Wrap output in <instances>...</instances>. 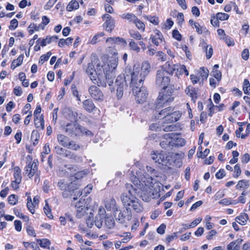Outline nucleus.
Returning <instances> with one entry per match:
<instances>
[{
  "instance_id": "nucleus-1",
  "label": "nucleus",
  "mask_w": 250,
  "mask_h": 250,
  "mask_svg": "<svg viewBox=\"0 0 250 250\" xmlns=\"http://www.w3.org/2000/svg\"><path fill=\"white\" fill-rule=\"evenodd\" d=\"M150 69V65L147 61L142 63L141 69L138 66L134 65L127 66L125 69V80L127 82L139 83V85H143L144 81L148 75Z\"/></svg>"
},
{
  "instance_id": "nucleus-2",
  "label": "nucleus",
  "mask_w": 250,
  "mask_h": 250,
  "mask_svg": "<svg viewBox=\"0 0 250 250\" xmlns=\"http://www.w3.org/2000/svg\"><path fill=\"white\" fill-rule=\"evenodd\" d=\"M125 187L127 192L123 193L120 196L123 205L125 208L131 207L136 212H141L143 208L139 199L136 197L135 190H137L134 189V186L131 184H126Z\"/></svg>"
},
{
  "instance_id": "nucleus-3",
  "label": "nucleus",
  "mask_w": 250,
  "mask_h": 250,
  "mask_svg": "<svg viewBox=\"0 0 250 250\" xmlns=\"http://www.w3.org/2000/svg\"><path fill=\"white\" fill-rule=\"evenodd\" d=\"M166 88H163L159 92V96L153 105L156 109L167 106L173 101L174 98L172 96L173 89L171 88L167 90Z\"/></svg>"
},
{
  "instance_id": "nucleus-4",
  "label": "nucleus",
  "mask_w": 250,
  "mask_h": 250,
  "mask_svg": "<svg viewBox=\"0 0 250 250\" xmlns=\"http://www.w3.org/2000/svg\"><path fill=\"white\" fill-rule=\"evenodd\" d=\"M132 93L135 96V100L139 104L144 103L147 99L148 92L146 88L143 85H139V83L128 82Z\"/></svg>"
},
{
  "instance_id": "nucleus-5",
  "label": "nucleus",
  "mask_w": 250,
  "mask_h": 250,
  "mask_svg": "<svg viewBox=\"0 0 250 250\" xmlns=\"http://www.w3.org/2000/svg\"><path fill=\"white\" fill-rule=\"evenodd\" d=\"M86 72L94 84H97L98 86L104 87L106 86V82L104 77L101 75L100 72L98 70L97 71H96L94 69V66L92 62L88 63Z\"/></svg>"
},
{
  "instance_id": "nucleus-6",
  "label": "nucleus",
  "mask_w": 250,
  "mask_h": 250,
  "mask_svg": "<svg viewBox=\"0 0 250 250\" xmlns=\"http://www.w3.org/2000/svg\"><path fill=\"white\" fill-rule=\"evenodd\" d=\"M135 179H136V180H134V182H133V183L134 185V189L137 190L136 191L137 192H135L136 196L140 197L145 202H149L150 200L152 194L150 189H147L146 187H144L143 185H142L143 187H141L140 184L138 185V182L140 183V181L136 177Z\"/></svg>"
},
{
  "instance_id": "nucleus-7",
  "label": "nucleus",
  "mask_w": 250,
  "mask_h": 250,
  "mask_svg": "<svg viewBox=\"0 0 250 250\" xmlns=\"http://www.w3.org/2000/svg\"><path fill=\"white\" fill-rule=\"evenodd\" d=\"M159 109H156L155 106L151 107L150 110L154 113V118L155 120L162 119V124L165 121L166 117H168L169 114L174 110V107L168 106L162 109L160 111Z\"/></svg>"
},
{
  "instance_id": "nucleus-8",
  "label": "nucleus",
  "mask_w": 250,
  "mask_h": 250,
  "mask_svg": "<svg viewBox=\"0 0 250 250\" xmlns=\"http://www.w3.org/2000/svg\"><path fill=\"white\" fill-rule=\"evenodd\" d=\"M65 131L70 136H80L83 130H84L76 121L67 123L64 127Z\"/></svg>"
},
{
  "instance_id": "nucleus-9",
  "label": "nucleus",
  "mask_w": 250,
  "mask_h": 250,
  "mask_svg": "<svg viewBox=\"0 0 250 250\" xmlns=\"http://www.w3.org/2000/svg\"><path fill=\"white\" fill-rule=\"evenodd\" d=\"M115 85L117 86L116 96L118 99H120L123 95L125 85V86H129V83H127L125 80V71H124V77L121 75H119L115 81Z\"/></svg>"
},
{
  "instance_id": "nucleus-10",
  "label": "nucleus",
  "mask_w": 250,
  "mask_h": 250,
  "mask_svg": "<svg viewBox=\"0 0 250 250\" xmlns=\"http://www.w3.org/2000/svg\"><path fill=\"white\" fill-rule=\"evenodd\" d=\"M165 70L163 68L157 70L156 74V84L163 88H167L170 82V78L167 76Z\"/></svg>"
},
{
  "instance_id": "nucleus-11",
  "label": "nucleus",
  "mask_w": 250,
  "mask_h": 250,
  "mask_svg": "<svg viewBox=\"0 0 250 250\" xmlns=\"http://www.w3.org/2000/svg\"><path fill=\"white\" fill-rule=\"evenodd\" d=\"M152 159L156 163L162 164L163 166H167L170 164V158L168 156H167L165 152L161 151L159 152L157 151H153L151 154Z\"/></svg>"
},
{
  "instance_id": "nucleus-12",
  "label": "nucleus",
  "mask_w": 250,
  "mask_h": 250,
  "mask_svg": "<svg viewBox=\"0 0 250 250\" xmlns=\"http://www.w3.org/2000/svg\"><path fill=\"white\" fill-rule=\"evenodd\" d=\"M166 139H171L170 143L172 144V147L182 146L185 145V140L178 136V135L174 133H169L164 135Z\"/></svg>"
},
{
  "instance_id": "nucleus-13",
  "label": "nucleus",
  "mask_w": 250,
  "mask_h": 250,
  "mask_svg": "<svg viewBox=\"0 0 250 250\" xmlns=\"http://www.w3.org/2000/svg\"><path fill=\"white\" fill-rule=\"evenodd\" d=\"M119 211L120 212L117 216L116 215V212H114L116 219L119 223L121 224L124 223L125 219H126L127 221H130L131 220L132 212L130 208L127 207V208H125V209L123 211H121L120 210Z\"/></svg>"
},
{
  "instance_id": "nucleus-14",
  "label": "nucleus",
  "mask_w": 250,
  "mask_h": 250,
  "mask_svg": "<svg viewBox=\"0 0 250 250\" xmlns=\"http://www.w3.org/2000/svg\"><path fill=\"white\" fill-rule=\"evenodd\" d=\"M118 59L116 55L109 57L106 63H104L102 65V67L103 70H108V71H114L118 65Z\"/></svg>"
},
{
  "instance_id": "nucleus-15",
  "label": "nucleus",
  "mask_w": 250,
  "mask_h": 250,
  "mask_svg": "<svg viewBox=\"0 0 250 250\" xmlns=\"http://www.w3.org/2000/svg\"><path fill=\"white\" fill-rule=\"evenodd\" d=\"M103 20L105 21L103 26L108 32H111L115 27V20L112 18L108 14H105L102 16Z\"/></svg>"
},
{
  "instance_id": "nucleus-16",
  "label": "nucleus",
  "mask_w": 250,
  "mask_h": 250,
  "mask_svg": "<svg viewBox=\"0 0 250 250\" xmlns=\"http://www.w3.org/2000/svg\"><path fill=\"white\" fill-rule=\"evenodd\" d=\"M89 93L90 96L95 100L103 101L104 95L100 89L95 85H91L89 87Z\"/></svg>"
},
{
  "instance_id": "nucleus-17",
  "label": "nucleus",
  "mask_w": 250,
  "mask_h": 250,
  "mask_svg": "<svg viewBox=\"0 0 250 250\" xmlns=\"http://www.w3.org/2000/svg\"><path fill=\"white\" fill-rule=\"evenodd\" d=\"M182 115L180 111H172L168 117H166L165 121L164 124H170L178 121Z\"/></svg>"
},
{
  "instance_id": "nucleus-18",
  "label": "nucleus",
  "mask_w": 250,
  "mask_h": 250,
  "mask_svg": "<svg viewBox=\"0 0 250 250\" xmlns=\"http://www.w3.org/2000/svg\"><path fill=\"white\" fill-rule=\"evenodd\" d=\"M83 106L86 111L89 113L95 111L97 109V108L91 99H87L83 101Z\"/></svg>"
},
{
  "instance_id": "nucleus-19",
  "label": "nucleus",
  "mask_w": 250,
  "mask_h": 250,
  "mask_svg": "<svg viewBox=\"0 0 250 250\" xmlns=\"http://www.w3.org/2000/svg\"><path fill=\"white\" fill-rule=\"evenodd\" d=\"M146 170L148 172H149L151 176L146 173L145 176H146V179L147 180L146 183L147 184H152L153 183V181L154 180V178L153 177L157 176L158 172L157 171L149 166H147L146 167Z\"/></svg>"
},
{
  "instance_id": "nucleus-20",
  "label": "nucleus",
  "mask_w": 250,
  "mask_h": 250,
  "mask_svg": "<svg viewBox=\"0 0 250 250\" xmlns=\"http://www.w3.org/2000/svg\"><path fill=\"white\" fill-rule=\"evenodd\" d=\"M178 65L172 64L170 62H167L162 68L167 74H172L174 71L178 70Z\"/></svg>"
},
{
  "instance_id": "nucleus-21",
  "label": "nucleus",
  "mask_w": 250,
  "mask_h": 250,
  "mask_svg": "<svg viewBox=\"0 0 250 250\" xmlns=\"http://www.w3.org/2000/svg\"><path fill=\"white\" fill-rule=\"evenodd\" d=\"M105 207L107 210H110L113 209L114 212L118 211L116 201L113 198L106 202Z\"/></svg>"
},
{
  "instance_id": "nucleus-22",
  "label": "nucleus",
  "mask_w": 250,
  "mask_h": 250,
  "mask_svg": "<svg viewBox=\"0 0 250 250\" xmlns=\"http://www.w3.org/2000/svg\"><path fill=\"white\" fill-rule=\"evenodd\" d=\"M108 70H103L104 77L109 85H111L113 82V78L115 77L114 71H108Z\"/></svg>"
},
{
  "instance_id": "nucleus-23",
  "label": "nucleus",
  "mask_w": 250,
  "mask_h": 250,
  "mask_svg": "<svg viewBox=\"0 0 250 250\" xmlns=\"http://www.w3.org/2000/svg\"><path fill=\"white\" fill-rule=\"evenodd\" d=\"M40 174V172L38 171V167L37 163L35 162L31 163V166L30 168V172L28 173L29 178H32L34 175L39 176Z\"/></svg>"
},
{
  "instance_id": "nucleus-24",
  "label": "nucleus",
  "mask_w": 250,
  "mask_h": 250,
  "mask_svg": "<svg viewBox=\"0 0 250 250\" xmlns=\"http://www.w3.org/2000/svg\"><path fill=\"white\" fill-rule=\"evenodd\" d=\"M72 183L66 184L64 180L61 179L58 182L57 185L61 190H68L69 192L71 191V185Z\"/></svg>"
},
{
  "instance_id": "nucleus-25",
  "label": "nucleus",
  "mask_w": 250,
  "mask_h": 250,
  "mask_svg": "<svg viewBox=\"0 0 250 250\" xmlns=\"http://www.w3.org/2000/svg\"><path fill=\"white\" fill-rule=\"evenodd\" d=\"M57 140L59 143L64 147H67L69 145V139L67 136L59 134L57 136Z\"/></svg>"
},
{
  "instance_id": "nucleus-26",
  "label": "nucleus",
  "mask_w": 250,
  "mask_h": 250,
  "mask_svg": "<svg viewBox=\"0 0 250 250\" xmlns=\"http://www.w3.org/2000/svg\"><path fill=\"white\" fill-rule=\"evenodd\" d=\"M66 155L65 157L70 159L72 162H79L82 161L81 157L78 156L76 154L69 150H68Z\"/></svg>"
},
{
  "instance_id": "nucleus-27",
  "label": "nucleus",
  "mask_w": 250,
  "mask_h": 250,
  "mask_svg": "<svg viewBox=\"0 0 250 250\" xmlns=\"http://www.w3.org/2000/svg\"><path fill=\"white\" fill-rule=\"evenodd\" d=\"M58 37L57 36H53L52 37L47 36L45 39H43L40 42V45L43 47L45 46L47 43H50L52 42H57Z\"/></svg>"
},
{
  "instance_id": "nucleus-28",
  "label": "nucleus",
  "mask_w": 250,
  "mask_h": 250,
  "mask_svg": "<svg viewBox=\"0 0 250 250\" xmlns=\"http://www.w3.org/2000/svg\"><path fill=\"white\" fill-rule=\"evenodd\" d=\"M23 59V54H21L17 59L13 60L11 65V69L14 70L17 67L20 66L22 63Z\"/></svg>"
},
{
  "instance_id": "nucleus-29",
  "label": "nucleus",
  "mask_w": 250,
  "mask_h": 250,
  "mask_svg": "<svg viewBox=\"0 0 250 250\" xmlns=\"http://www.w3.org/2000/svg\"><path fill=\"white\" fill-rule=\"evenodd\" d=\"M202 46H204L205 48L206 53V58L207 59H209L213 54V49L211 45H207L205 42H203L201 43Z\"/></svg>"
},
{
  "instance_id": "nucleus-30",
  "label": "nucleus",
  "mask_w": 250,
  "mask_h": 250,
  "mask_svg": "<svg viewBox=\"0 0 250 250\" xmlns=\"http://www.w3.org/2000/svg\"><path fill=\"white\" fill-rule=\"evenodd\" d=\"M34 122L36 128L41 127L42 129H44V121L42 115L40 118L39 117H34Z\"/></svg>"
},
{
  "instance_id": "nucleus-31",
  "label": "nucleus",
  "mask_w": 250,
  "mask_h": 250,
  "mask_svg": "<svg viewBox=\"0 0 250 250\" xmlns=\"http://www.w3.org/2000/svg\"><path fill=\"white\" fill-rule=\"evenodd\" d=\"M37 241L42 248L49 249L51 242L48 239H37Z\"/></svg>"
},
{
  "instance_id": "nucleus-32",
  "label": "nucleus",
  "mask_w": 250,
  "mask_h": 250,
  "mask_svg": "<svg viewBox=\"0 0 250 250\" xmlns=\"http://www.w3.org/2000/svg\"><path fill=\"white\" fill-rule=\"evenodd\" d=\"M249 186V181L247 180H241L238 181L235 188L237 189H241V188H247Z\"/></svg>"
},
{
  "instance_id": "nucleus-33",
  "label": "nucleus",
  "mask_w": 250,
  "mask_h": 250,
  "mask_svg": "<svg viewBox=\"0 0 250 250\" xmlns=\"http://www.w3.org/2000/svg\"><path fill=\"white\" fill-rule=\"evenodd\" d=\"M40 138V134L38 130H34L31 133V139L33 141V145L35 146L38 143Z\"/></svg>"
},
{
  "instance_id": "nucleus-34",
  "label": "nucleus",
  "mask_w": 250,
  "mask_h": 250,
  "mask_svg": "<svg viewBox=\"0 0 250 250\" xmlns=\"http://www.w3.org/2000/svg\"><path fill=\"white\" fill-rule=\"evenodd\" d=\"M67 114V118L72 122L76 121L78 114L77 112L73 111L71 110L68 109L66 112Z\"/></svg>"
},
{
  "instance_id": "nucleus-35",
  "label": "nucleus",
  "mask_w": 250,
  "mask_h": 250,
  "mask_svg": "<svg viewBox=\"0 0 250 250\" xmlns=\"http://www.w3.org/2000/svg\"><path fill=\"white\" fill-rule=\"evenodd\" d=\"M79 7V4L77 0H72L68 4L66 9L68 11H71L74 9H77Z\"/></svg>"
},
{
  "instance_id": "nucleus-36",
  "label": "nucleus",
  "mask_w": 250,
  "mask_h": 250,
  "mask_svg": "<svg viewBox=\"0 0 250 250\" xmlns=\"http://www.w3.org/2000/svg\"><path fill=\"white\" fill-rule=\"evenodd\" d=\"M243 90L245 94L249 95L250 94V83L249 80L247 79L244 80Z\"/></svg>"
},
{
  "instance_id": "nucleus-37",
  "label": "nucleus",
  "mask_w": 250,
  "mask_h": 250,
  "mask_svg": "<svg viewBox=\"0 0 250 250\" xmlns=\"http://www.w3.org/2000/svg\"><path fill=\"white\" fill-rule=\"evenodd\" d=\"M104 221L105 225L108 229H112L114 227L115 223L113 217H105Z\"/></svg>"
},
{
  "instance_id": "nucleus-38",
  "label": "nucleus",
  "mask_w": 250,
  "mask_h": 250,
  "mask_svg": "<svg viewBox=\"0 0 250 250\" xmlns=\"http://www.w3.org/2000/svg\"><path fill=\"white\" fill-rule=\"evenodd\" d=\"M55 150L56 151V153L60 155L61 156L65 157L66 154L68 152V150L65 149L62 147H61L59 146H56L55 147Z\"/></svg>"
},
{
  "instance_id": "nucleus-39",
  "label": "nucleus",
  "mask_w": 250,
  "mask_h": 250,
  "mask_svg": "<svg viewBox=\"0 0 250 250\" xmlns=\"http://www.w3.org/2000/svg\"><path fill=\"white\" fill-rule=\"evenodd\" d=\"M14 179L17 180L19 182H21V170L19 167H15L14 169Z\"/></svg>"
},
{
  "instance_id": "nucleus-40",
  "label": "nucleus",
  "mask_w": 250,
  "mask_h": 250,
  "mask_svg": "<svg viewBox=\"0 0 250 250\" xmlns=\"http://www.w3.org/2000/svg\"><path fill=\"white\" fill-rule=\"evenodd\" d=\"M129 47L130 49L135 51L137 53L140 51V48L138 45V44L132 39L130 40Z\"/></svg>"
},
{
  "instance_id": "nucleus-41",
  "label": "nucleus",
  "mask_w": 250,
  "mask_h": 250,
  "mask_svg": "<svg viewBox=\"0 0 250 250\" xmlns=\"http://www.w3.org/2000/svg\"><path fill=\"white\" fill-rule=\"evenodd\" d=\"M209 71L208 69L205 67H201L200 69V76L202 77V80L203 81L207 80L208 76Z\"/></svg>"
},
{
  "instance_id": "nucleus-42",
  "label": "nucleus",
  "mask_w": 250,
  "mask_h": 250,
  "mask_svg": "<svg viewBox=\"0 0 250 250\" xmlns=\"http://www.w3.org/2000/svg\"><path fill=\"white\" fill-rule=\"evenodd\" d=\"M86 210H88L87 207H84V208L81 207L80 208L76 209V217L78 218H82L84 215Z\"/></svg>"
},
{
  "instance_id": "nucleus-43",
  "label": "nucleus",
  "mask_w": 250,
  "mask_h": 250,
  "mask_svg": "<svg viewBox=\"0 0 250 250\" xmlns=\"http://www.w3.org/2000/svg\"><path fill=\"white\" fill-rule=\"evenodd\" d=\"M160 145L163 148L165 149L169 150L172 148V144L170 143V141H168L167 139L166 140L161 141Z\"/></svg>"
},
{
  "instance_id": "nucleus-44",
  "label": "nucleus",
  "mask_w": 250,
  "mask_h": 250,
  "mask_svg": "<svg viewBox=\"0 0 250 250\" xmlns=\"http://www.w3.org/2000/svg\"><path fill=\"white\" fill-rule=\"evenodd\" d=\"M104 220V218H103L100 216H96L95 220H94V223H95V226L98 228H101L102 227L103 223Z\"/></svg>"
},
{
  "instance_id": "nucleus-45",
  "label": "nucleus",
  "mask_w": 250,
  "mask_h": 250,
  "mask_svg": "<svg viewBox=\"0 0 250 250\" xmlns=\"http://www.w3.org/2000/svg\"><path fill=\"white\" fill-rule=\"evenodd\" d=\"M123 19H126L129 21H133V22L136 19V16L132 13H126L124 14L122 16Z\"/></svg>"
},
{
  "instance_id": "nucleus-46",
  "label": "nucleus",
  "mask_w": 250,
  "mask_h": 250,
  "mask_svg": "<svg viewBox=\"0 0 250 250\" xmlns=\"http://www.w3.org/2000/svg\"><path fill=\"white\" fill-rule=\"evenodd\" d=\"M134 23L135 24L136 27L138 29L142 30L143 31H145V25L142 21H141L137 18L134 21Z\"/></svg>"
},
{
  "instance_id": "nucleus-47",
  "label": "nucleus",
  "mask_w": 250,
  "mask_h": 250,
  "mask_svg": "<svg viewBox=\"0 0 250 250\" xmlns=\"http://www.w3.org/2000/svg\"><path fill=\"white\" fill-rule=\"evenodd\" d=\"M8 202L11 205H15L18 202V197L15 194H11L8 197Z\"/></svg>"
},
{
  "instance_id": "nucleus-48",
  "label": "nucleus",
  "mask_w": 250,
  "mask_h": 250,
  "mask_svg": "<svg viewBox=\"0 0 250 250\" xmlns=\"http://www.w3.org/2000/svg\"><path fill=\"white\" fill-rule=\"evenodd\" d=\"M88 170L84 169L83 170L79 171L75 174V178L76 179H81L87 174Z\"/></svg>"
},
{
  "instance_id": "nucleus-49",
  "label": "nucleus",
  "mask_w": 250,
  "mask_h": 250,
  "mask_svg": "<svg viewBox=\"0 0 250 250\" xmlns=\"http://www.w3.org/2000/svg\"><path fill=\"white\" fill-rule=\"evenodd\" d=\"M129 34L131 37L137 40H140L142 38L141 34L138 31L130 30Z\"/></svg>"
},
{
  "instance_id": "nucleus-50",
  "label": "nucleus",
  "mask_w": 250,
  "mask_h": 250,
  "mask_svg": "<svg viewBox=\"0 0 250 250\" xmlns=\"http://www.w3.org/2000/svg\"><path fill=\"white\" fill-rule=\"evenodd\" d=\"M86 222L87 226L88 228H91L93 227L94 223V221H93V213H90V214L88 216V218L86 219Z\"/></svg>"
},
{
  "instance_id": "nucleus-51",
  "label": "nucleus",
  "mask_w": 250,
  "mask_h": 250,
  "mask_svg": "<svg viewBox=\"0 0 250 250\" xmlns=\"http://www.w3.org/2000/svg\"><path fill=\"white\" fill-rule=\"evenodd\" d=\"M229 15L224 13H218L216 14V19L218 20L225 21L227 20L229 18Z\"/></svg>"
},
{
  "instance_id": "nucleus-52",
  "label": "nucleus",
  "mask_w": 250,
  "mask_h": 250,
  "mask_svg": "<svg viewBox=\"0 0 250 250\" xmlns=\"http://www.w3.org/2000/svg\"><path fill=\"white\" fill-rule=\"evenodd\" d=\"M211 75L216 78L217 81H220L222 78V73L218 70H212L211 72Z\"/></svg>"
},
{
  "instance_id": "nucleus-53",
  "label": "nucleus",
  "mask_w": 250,
  "mask_h": 250,
  "mask_svg": "<svg viewBox=\"0 0 250 250\" xmlns=\"http://www.w3.org/2000/svg\"><path fill=\"white\" fill-rule=\"evenodd\" d=\"M67 147L70 149L77 150L80 149V146L78 144H76L74 141H71L69 142Z\"/></svg>"
},
{
  "instance_id": "nucleus-54",
  "label": "nucleus",
  "mask_w": 250,
  "mask_h": 250,
  "mask_svg": "<svg viewBox=\"0 0 250 250\" xmlns=\"http://www.w3.org/2000/svg\"><path fill=\"white\" fill-rule=\"evenodd\" d=\"M44 211L45 214L49 219H53V216L51 213V209L49 208L48 204L46 202L45 206L44 207Z\"/></svg>"
},
{
  "instance_id": "nucleus-55",
  "label": "nucleus",
  "mask_w": 250,
  "mask_h": 250,
  "mask_svg": "<svg viewBox=\"0 0 250 250\" xmlns=\"http://www.w3.org/2000/svg\"><path fill=\"white\" fill-rule=\"evenodd\" d=\"M18 25V21L17 19H14L10 21V24L9 29L11 30H15Z\"/></svg>"
},
{
  "instance_id": "nucleus-56",
  "label": "nucleus",
  "mask_w": 250,
  "mask_h": 250,
  "mask_svg": "<svg viewBox=\"0 0 250 250\" xmlns=\"http://www.w3.org/2000/svg\"><path fill=\"white\" fill-rule=\"evenodd\" d=\"M178 233H179L178 232H176L173 233L170 235L167 236L166 238V241H167V242L169 243L171 241L173 240L174 239L177 238L178 237Z\"/></svg>"
},
{
  "instance_id": "nucleus-57",
  "label": "nucleus",
  "mask_w": 250,
  "mask_h": 250,
  "mask_svg": "<svg viewBox=\"0 0 250 250\" xmlns=\"http://www.w3.org/2000/svg\"><path fill=\"white\" fill-rule=\"evenodd\" d=\"M172 37L173 38L175 39L176 40L179 41H180L182 40V36L181 34L176 29H174L173 30Z\"/></svg>"
},
{
  "instance_id": "nucleus-58",
  "label": "nucleus",
  "mask_w": 250,
  "mask_h": 250,
  "mask_svg": "<svg viewBox=\"0 0 250 250\" xmlns=\"http://www.w3.org/2000/svg\"><path fill=\"white\" fill-rule=\"evenodd\" d=\"M14 213H15V214L17 216V217H19L20 218H22L23 219H24L25 221H28L29 220V218L27 216H25V215H23L21 213L20 211L18 209H16L15 208L14 209Z\"/></svg>"
},
{
  "instance_id": "nucleus-59",
  "label": "nucleus",
  "mask_w": 250,
  "mask_h": 250,
  "mask_svg": "<svg viewBox=\"0 0 250 250\" xmlns=\"http://www.w3.org/2000/svg\"><path fill=\"white\" fill-rule=\"evenodd\" d=\"M84 200V199L81 198L79 202H77L75 206V209L80 208L81 207L84 208V207H86Z\"/></svg>"
},
{
  "instance_id": "nucleus-60",
  "label": "nucleus",
  "mask_w": 250,
  "mask_h": 250,
  "mask_svg": "<svg viewBox=\"0 0 250 250\" xmlns=\"http://www.w3.org/2000/svg\"><path fill=\"white\" fill-rule=\"evenodd\" d=\"M226 175L225 171L224 169H221L219 170L218 172H217L215 176L217 179H221L224 177H225Z\"/></svg>"
},
{
  "instance_id": "nucleus-61",
  "label": "nucleus",
  "mask_w": 250,
  "mask_h": 250,
  "mask_svg": "<svg viewBox=\"0 0 250 250\" xmlns=\"http://www.w3.org/2000/svg\"><path fill=\"white\" fill-rule=\"evenodd\" d=\"M223 40H224L225 42L229 46H233L234 45V41L228 36H226L223 38Z\"/></svg>"
},
{
  "instance_id": "nucleus-62",
  "label": "nucleus",
  "mask_w": 250,
  "mask_h": 250,
  "mask_svg": "<svg viewBox=\"0 0 250 250\" xmlns=\"http://www.w3.org/2000/svg\"><path fill=\"white\" fill-rule=\"evenodd\" d=\"M163 126H164L163 130L166 132H169V131H172L173 130H175L176 126L175 125H167L166 126H164V125H163Z\"/></svg>"
},
{
  "instance_id": "nucleus-63",
  "label": "nucleus",
  "mask_w": 250,
  "mask_h": 250,
  "mask_svg": "<svg viewBox=\"0 0 250 250\" xmlns=\"http://www.w3.org/2000/svg\"><path fill=\"white\" fill-rule=\"evenodd\" d=\"M166 226L164 224H162L157 229V232L160 234H163L165 232Z\"/></svg>"
},
{
  "instance_id": "nucleus-64",
  "label": "nucleus",
  "mask_w": 250,
  "mask_h": 250,
  "mask_svg": "<svg viewBox=\"0 0 250 250\" xmlns=\"http://www.w3.org/2000/svg\"><path fill=\"white\" fill-rule=\"evenodd\" d=\"M26 230L28 235L34 237L36 236V235L35 232V230L32 227L30 226H27L26 228Z\"/></svg>"
}]
</instances>
